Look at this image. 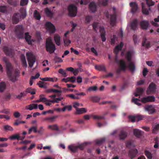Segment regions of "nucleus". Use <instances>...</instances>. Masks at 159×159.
Segmentation results:
<instances>
[{
  "label": "nucleus",
  "instance_id": "nucleus-53",
  "mask_svg": "<svg viewBox=\"0 0 159 159\" xmlns=\"http://www.w3.org/2000/svg\"><path fill=\"white\" fill-rule=\"evenodd\" d=\"M26 95V93L25 92H23L20 93V94L16 96V98L17 99H20L21 98L23 97Z\"/></svg>",
  "mask_w": 159,
  "mask_h": 159
},
{
  "label": "nucleus",
  "instance_id": "nucleus-27",
  "mask_svg": "<svg viewBox=\"0 0 159 159\" xmlns=\"http://www.w3.org/2000/svg\"><path fill=\"white\" fill-rule=\"evenodd\" d=\"M25 39L29 44H32V40H31V36L29 35L28 32L25 33Z\"/></svg>",
  "mask_w": 159,
  "mask_h": 159
},
{
  "label": "nucleus",
  "instance_id": "nucleus-31",
  "mask_svg": "<svg viewBox=\"0 0 159 159\" xmlns=\"http://www.w3.org/2000/svg\"><path fill=\"white\" fill-rule=\"evenodd\" d=\"M138 20L137 19H135L133 20L131 23L130 26L131 29L135 30L137 27Z\"/></svg>",
  "mask_w": 159,
  "mask_h": 159
},
{
  "label": "nucleus",
  "instance_id": "nucleus-61",
  "mask_svg": "<svg viewBox=\"0 0 159 159\" xmlns=\"http://www.w3.org/2000/svg\"><path fill=\"white\" fill-rule=\"evenodd\" d=\"M28 2V0H21L20 5L21 6L25 5L27 4Z\"/></svg>",
  "mask_w": 159,
  "mask_h": 159
},
{
  "label": "nucleus",
  "instance_id": "nucleus-24",
  "mask_svg": "<svg viewBox=\"0 0 159 159\" xmlns=\"http://www.w3.org/2000/svg\"><path fill=\"white\" fill-rule=\"evenodd\" d=\"M128 67L132 72H133L135 70V67L134 63L132 61L128 62Z\"/></svg>",
  "mask_w": 159,
  "mask_h": 159
},
{
  "label": "nucleus",
  "instance_id": "nucleus-54",
  "mask_svg": "<svg viewBox=\"0 0 159 159\" xmlns=\"http://www.w3.org/2000/svg\"><path fill=\"white\" fill-rule=\"evenodd\" d=\"M132 101L136 104H137L139 106L141 105V104L140 103L138 102V101H140V100L138 99L137 98H134V97H133L132 98Z\"/></svg>",
  "mask_w": 159,
  "mask_h": 159
},
{
  "label": "nucleus",
  "instance_id": "nucleus-18",
  "mask_svg": "<svg viewBox=\"0 0 159 159\" xmlns=\"http://www.w3.org/2000/svg\"><path fill=\"white\" fill-rule=\"evenodd\" d=\"M138 152V150L137 149H133L129 151V156L131 159H132L136 156Z\"/></svg>",
  "mask_w": 159,
  "mask_h": 159
},
{
  "label": "nucleus",
  "instance_id": "nucleus-20",
  "mask_svg": "<svg viewBox=\"0 0 159 159\" xmlns=\"http://www.w3.org/2000/svg\"><path fill=\"white\" fill-rule=\"evenodd\" d=\"M58 117V116L55 115L51 117H48L43 119L44 121H48L49 122L52 123L55 121L56 119Z\"/></svg>",
  "mask_w": 159,
  "mask_h": 159
},
{
  "label": "nucleus",
  "instance_id": "nucleus-55",
  "mask_svg": "<svg viewBox=\"0 0 159 159\" xmlns=\"http://www.w3.org/2000/svg\"><path fill=\"white\" fill-rule=\"evenodd\" d=\"M93 17L91 16H87L85 18V23H89L92 19Z\"/></svg>",
  "mask_w": 159,
  "mask_h": 159
},
{
  "label": "nucleus",
  "instance_id": "nucleus-63",
  "mask_svg": "<svg viewBox=\"0 0 159 159\" xmlns=\"http://www.w3.org/2000/svg\"><path fill=\"white\" fill-rule=\"evenodd\" d=\"M45 83L39 81V83L37 84L40 88H45Z\"/></svg>",
  "mask_w": 159,
  "mask_h": 159
},
{
  "label": "nucleus",
  "instance_id": "nucleus-62",
  "mask_svg": "<svg viewBox=\"0 0 159 159\" xmlns=\"http://www.w3.org/2000/svg\"><path fill=\"white\" fill-rule=\"evenodd\" d=\"M98 23L97 22H94L92 24L93 29L95 31H97V29L98 27Z\"/></svg>",
  "mask_w": 159,
  "mask_h": 159
},
{
  "label": "nucleus",
  "instance_id": "nucleus-36",
  "mask_svg": "<svg viewBox=\"0 0 159 159\" xmlns=\"http://www.w3.org/2000/svg\"><path fill=\"white\" fill-rule=\"evenodd\" d=\"M95 68L100 71H106L105 66L103 65H96L95 66Z\"/></svg>",
  "mask_w": 159,
  "mask_h": 159
},
{
  "label": "nucleus",
  "instance_id": "nucleus-38",
  "mask_svg": "<svg viewBox=\"0 0 159 159\" xmlns=\"http://www.w3.org/2000/svg\"><path fill=\"white\" fill-rule=\"evenodd\" d=\"M125 58L128 62L132 61V54L130 52H128L126 55Z\"/></svg>",
  "mask_w": 159,
  "mask_h": 159
},
{
  "label": "nucleus",
  "instance_id": "nucleus-21",
  "mask_svg": "<svg viewBox=\"0 0 159 159\" xmlns=\"http://www.w3.org/2000/svg\"><path fill=\"white\" fill-rule=\"evenodd\" d=\"M38 108V104H37L32 103L29 105L25 107V109L29 110H32L34 109H37Z\"/></svg>",
  "mask_w": 159,
  "mask_h": 159
},
{
  "label": "nucleus",
  "instance_id": "nucleus-5",
  "mask_svg": "<svg viewBox=\"0 0 159 159\" xmlns=\"http://www.w3.org/2000/svg\"><path fill=\"white\" fill-rule=\"evenodd\" d=\"M68 11L70 16L75 17L76 15L77 11L76 6L73 4H70L68 7Z\"/></svg>",
  "mask_w": 159,
  "mask_h": 159
},
{
  "label": "nucleus",
  "instance_id": "nucleus-11",
  "mask_svg": "<svg viewBox=\"0 0 159 159\" xmlns=\"http://www.w3.org/2000/svg\"><path fill=\"white\" fill-rule=\"evenodd\" d=\"M120 68L117 69L116 70V73L117 74H119L121 70H125L126 68V65L123 60H120Z\"/></svg>",
  "mask_w": 159,
  "mask_h": 159
},
{
  "label": "nucleus",
  "instance_id": "nucleus-6",
  "mask_svg": "<svg viewBox=\"0 0 159 159\" xmlns=\"http://www.w3.org/2000/svg\"><path fill=\"white\" fill-rule=\"evenodd\" d=\"M104 14L107 19L110 18V24L114 26L115 24L116 19V13L114 12L112 15H109L108 11H105Z\"/></svg>",
  "mask_w": 159,
  "mask_h": 159
},
{
  "label": "nucleus",
  "instance_id": "nucleus-56",
  "mask_svg": "<svg viewBox=\"0 0 159 159\" xmlns=\"http://www.w3.org/2000/svg\"><path fill=\"white\" fill-rule=\"evenodd\" d=\"M97 87L96 86H91L89 87L87 89V91L89 92L91 91H95L97 90Z\"/></svg>",
  "mask_w": 159,
  "mask_h": 159
},
{
  "label": "nucleus",
  "instance_id": "nucleus-47",
  "mask_svg": "<svg viewBox=\"0 0 159 159\" xmlns=\"http://www.w3.org/2000/svg\"><path fill=\"white\" fill-rule=\"evenodd\" d=\"M3 128L5 131H12L13 129L12 127L9 125H6L3 126Z\"/></svg>",
  "mask_w": 159,
  "mask_h": 159
},
{
  "label": "nucleus",
  "instance_id": "nucleus-13",
  "mask_svg": "<svg viewBox=\"0 0 159 159\" xmlns=\"http://www.w3.org/2000/svg\"><path fill=\"white\" fill-rule=\"evenodd\" d=\"M45 26L48 30H49L50 33H54L56 30L54 26L50 22H47L45 24Z\"/></svg>",
  "mask_w": 159,
  "mask_h": 159
},
{
  "label": "nucleus",
  "instance_id": "nucleus-3",
  "mask_svg": "<svg viewBox=\"0 0 159 159\" xmlns=\"http://www.w3.org/2000/svg\"><path fill=\"white\" fill-rule=\"evenodd\" d=\"M45 48L46 51L50 54L53 53L56 49L55 45L50 38L47 39L46 40Z\"/></svg>",
  "mask_w": 159,
  "mask_h": 159
},
{
  "label": "nucleus",
  "instance_id": "nucleus-14",
  "mask_svg": "<svg viewBox=\"0 0 159 159\" xmlns=\"http://www.w3.org/2000/svg\"><path fill=\"white\" fill-rule=\"evenodd\" d=\"M43 96H44L43 94H41L39 95L40 101L44 103L47 106H50L51 105V103H50V100L46 98L43 97Z\"/></svg>",
  "mask_w": 159,
  "mask_h": 159
},
{
  "label": "nucleus",
  "instance_id": "nucleus-58",
  "mask_svg": "<svg viewBox=\"0 0 159 159\" xmlns=\"http://www.w3.org/2000/svg\"><path fill=\"white\" fill-rule=\"evenodd\" d=\"M63 42L65 46H68L71 43L70 40L66 38H64Z\"/></svg>",
  "mask_w": 159,
  "mask_h": 159
},
{
  "label": "nucleus",
  "instance_id": "nucleus-35",
  "mask_svg": "<svg viewBox=\"0 0 159 159\" xmlns=\"http://www.w3.org/2000/svg\"><path fill=\"white\" fill-rule=\"evenodd\" d=\"M145 155L148 159H152V156L151 152L148 150H144Z\"/></svg>",
  "mask_w": 159,
  "mask_h": 159
},
{
  "label": "nucleus",
  "instance_id": "nucleus-48",
  "mask_svg": "<svg viewBox=\"0 0 159 159\" xmlns=\"http://www.w3.org/2000/svg\"><path fill=\"white\" fill-rule=\"evenodd\" d=\"M20 136L18 134L13 135L9 137L11 140H15L17 139L18 140H19Z\"/></svg>",
  "mask_w": 159,
  "mask_h": 159
},
{
  "label": "nucleus",
  "instance_id": "nucleus-16",
  "mask_svg": "<svg viewBox=\"0 0 159 159\" xmlns=\"http://www.w3.org/2000/svg\"><path fill=\"white\" fill-rule=\"evenodd\" d=\"M143 132L138 129H134L133 133L134 135L137 138H140L141 137L143 134Z\"/></svg>",
  "mask_w": 159,
  "mask_h": 159
},
{
  "label": "nucleus",
  "instance_id": "nucleus-50",
  "mask_svg": "<svg viewBox=\"0 0 159 159\" xmlns=\"http://www.w3.org/2000/svg\"><path fill=\"white\" fill-rule=\"evenodd\" d=\"M99 2V4L100 5H102L105 6L107 4L108 0H98Z\"/></svg>",
  "mask_w": 159,
  "mask_h": 159
},
{
  "label": "nucleus",
  "instance_id": "nucleus-45",
  "mask_svg": "<svg viewBox=\"0 0 159 159\" xmlns=\"http://www.w3.org/2000/svg\"><path fill=\"white\" fill-rule=\"evenodd\" d=\"M6 85L4 82H1L0 83V92H2L5 89Z\"/></svg>",
  "mask_w": 159,
  "mask_h": 159
},
{
  "label": "nucleus",
  "instance_id": "nucleus-30",
  "mask_svg": "<svg viewBox=\"0 0 159 159\" xmlns=\"http://www.w3.org/2000/svg\"><path fill=\"white\" fill-rule=\"evenodd\" d=\"M54 39L56 44L59 46L61 44V37L58 34H55L54 36Z\"/></svg>",
  "mask_w": 159,
  "mask_h": 159
},
{
  "label": "nucleus",
  "instance_id": "nucleus-41",
  "mask_svg": "<svg viewBox=\"0 0 159 159\" xmlns=\"http://www.w3.org/2000/svg\"><path fill=\"white\" fill-rule=\"evenodd\" d=\"M46 92L48 93L53 92L61 93L62 92V91L61 90H58L53 89H51L47 90H46Z\"/></svg>",
  "mask_w": 159,
  "mask_h": 159
},
{
  "label": "nucleus",
  "instance_id": "nucleus-57",
  "mask_svg": "<svg viewBox=\"0 0 159 159\" xmlns=\"http://www.w3.org/2000/svg\"><path fill=\"white\" fill-rule=\"evenodd\" d=\"M63 99V98H55L54 100H50V103H58Z\"/></svg>",
  "mask_w": 159,
  "mask_h": 159
},
{
  "label": "nucleus",
  "instance_id": "nucleus-43",
  "mask_svg": "<svg viewBox=\"0 0 159 159\" xmlns=\"http://www.w3.org/2000/svg\"><path fill=\"white\" fill-rule=\"evenodd\" d=\"M159 130V124H157L153 127L152 132L153 133L156 134Z\"/></svg>",
  "mask_w": 159,
  "mask_h": 159
},
{
  "label": "nucleus",
  "instance_id": "nucleus-15",
  "mask_svg": "<svg viewBox=\"0 0 159 159\" xmlns=\"http://www.w3.org/2000/svg\"><path fill=\"white\" fill-rule=\"evenodd\" d=\"M99 32L100 33V36L102 41L103 42H105L106 40V32L103 27H100Z\"/></svg>",
  "mask_w": 159,
  "mask_h": 159
},
{
  "label": "nucleus",
  "instance_id": "nucleus-2",
  "mask_svg": "<svg viewBox=\"0 0 159 159\" xmlns=\"http://www.w3.org/2000/svg\"><path fill=\"white\" fill-rule=\"evenodd\" d=\"M20 14L19 13H15L13 15L12 18V21L13 24H17L20 19H24L26 16V9L23 7L20 8Z\"/></svg>",
  "mask_w": 159,
  "mask_h": 159
},
{
  "label": "nucleus",
  "instance_id": "nucleus-42",
  "mask_svg": "<svg viewBox=\"0 0 159 159\" xmlns=\"http://www.w3.org/2000/svg\"><path fill=\"white\" fill-rule=\"evenodd\" d=\"M45 12L46 15L48 16L51 17L52 16L53 14L48 8H46L45 10Z\"/></svg>",
  "mask_w": 159,
  "mask_h": 159
},
{
  "label": "nucleus",
  "instance_id": "nucleus-19",
  "mask_svg": "<svg viewBox=\"0 0 159 159\" xmlns=\"http://www.w3.org/2000/svg\"><path fill=\"white\" fill-rule=\"evenodd\" d=\"M129 5L131 8V11L132 13H134L136 12L138 8V5L136 3L134 2H131Z\"/></svg>",
  "mask_w": 159,
  "mask_h": 159
},
{
  "label": "nucleus",
  "instance_id": "nucleus-37",
  "mask_svg": "<svg viewBox=\"0 0 159 159\" xmlns=\"http://www.w3.org/2000/svg\"><path fill=\"white\" fill-rule=\"evenodd\" d=\"M48 128L52 130L58 131L59 130V128L57 125L55 124L52 125H49Z\"/></svg>",
  "mask_w": 159,
  "mask_h": 159
},
{
  "label": "nucleus",
  "instance_id": "nucleus-44",
  "mask_svg": "<svg viewBox=\"0 0 159 159\" xmlns=\"http://www.w3.org/2000/svg\"><path fill=\"white\" fill-rule=\"evenodd\" d=\"M25 92L26 94L28 93H30L31 94H35L34 90L32 89L31 88H29L27 89Z\"/></svg>",
  "mask_w": 159,
  "mask_h": 159
},
{
  "label": "nucleus",
  "instance_id": "nucleus-25",
  "mask_svg": "<svg viewBox=\"0 0 159 159\" xmlns=\"http://www.w3.org/2000/svg\"><path fill=\"white\" fill-rule=\"evenodd\" d=\"M40 80L43 81H49L51 82H56L57 80V79L55 77H45L40 78Z\"/></svg>",
  "mask_w": 159,
  "mask_h": 159
},
{
  "label": "nucleus",
  "instance_id": "nucleus-23",
  "mask_svg": "<svg viewBox=\"0 0 159 159\" xmlns=\"http://www.w3.org/2000/svg\"><path fill=\"white\" fill-rule=\"evenodd\" d=\"M123 46V44L122 42H121L119 45L116 46L114 50V52L116 54H117L119 51L121 50Z\"/></svg>",
  "mask_w": 159,
  "mask_h": 159
},
{
  "label": "nucleus",
  "instance_id": "nucleus-4",
  "mask_svg": "<svg viewBox=\"0 0 159 159\" xmlns=\"http://www.w3.org/2000/svg\"><path fill=\"white\" fill-rule=\"evenodd\" d=\"M146 4L148 7V9L145 7V3L142 2V12L143 14L148 15L149 14V10H150V8L149 7L153 5L154 2L152 1V0H146Z\"/></svg>",
  "mask_w": 159,
  "mask_h": 159
},
{
  "label": "nucleus",
  "instance_id": "nucleus-29",
  "mask_svg": "<svg viewBox=\"0 0 159 159\" xmlns=\"http://www.w3.org/2000/svg\"><path fill=\"white\" fill-rule=\"evenodd\" d=\"M76 112H75V114H81L87 112V110L85 108H78L76 110Z\"/></svg>",
  "mask_w": 159,
  "mask_h": 159
},
{
  "label": "nucleus",
  "instance_id": "nucleus-64",
  "mask_svg": "<svg viewBox=\"0 0 159 159\" xmlns=\"http://www.w3.org/2000/svg\"><path fill=\"white\" fill-rule=\"evenodd\" d=\"M59 72L64 77H65L67 76L66 72L62 69H60L59 70Z\"/></svg>",
  "mask_w": 159,
  "mask_h": 159
},
{
  "label": "nucleus",
  "instance_id": "nucleus-10",
  "mask_svg": "<svg viewBox=\"0 0 159 159\" xmlns=\"http://www.w3.org/2000/svg\"><path fill=\"white\" fill-rule=\"evenodd\" d=\"M3 50L5 54L7 56L12 57L14 56L13 50L8 47L5 46L3 47Z\"/></svg>",
  "mask_w": 159,
  "mask_h": 159
},
{
  "label": "nucleus",
  "instance_id": "nucleus-34",
  "mask_svg": "<svg viewBox=\"0 0 159 159\" xmlns=\"http://www.w3.org/2000/svg\"><path fill=\"white\" fill-rule=\"evenodd\" d=\"M20 59L23 66L26 68L27 67V64L25 55L23 54H22L20 57Z\"/></svg>",
  "mask_w": 159,
  "mask_h": 159
},
{
  "label": "nucleus",
  "instance_id": "nucleus-51",
  "mask_svg": "<svg viewBox=\"0 0 159 159\" xmlns=\"http://www.w3.org/2000/svg\"><path fill=\"white\" fill-rule=\"evenodd\" d=\"M37 127H35L34 126H32L29 129L28 131V134H30L32 131H33L35 133H36L37 132Z\"/></svg>",
  "mask_w": 159,
  "mask_h": 159
},
{
  "label": "nucleus",
  "instance_id": "nucleus-49",
  "mask_svg": "<svg viewBox=\"0 0 159 159\" xmlns=\"http://www.w3.org/2000/svg\"><path fill=\"white\" fill-rule=\"evenodd\" d=\"M66 97H68L70 98L73 99H80V98L78 96H76L73 94H69L66 95Z\"/></svg>",
  "mask_w": 159,
  "mask_h": 159
},
{
  "label": "nucleus",
  "instance_id": "nucleus-28",
  "mask_svg": "<svg viewBox=\"0 0 159 159\" xmlns=\"http://www.w3.org/2000/svg\"><path fill=\"white\" fill-rule=\"evenodd\" d=\"M148 22L147 21H142L140 23V25L141 27V28L143 29H147L148 26Z\"/></svg>",
  "mask_w": 159,
  "mask_h": 159
},
{
  "label": "nucleus",
  "instance_id": "nucleus-32",
  "mask_svg": "<svg viewBox=\"0 0 159 159\" xmlns=\"http://www.w3.org/2000/svg\"><path fill=\"white\" fill-rule=\"evenodd\" d=\"M144 91L143 89L142 88H137L136 89V92L134 93V95L136 97L140 96L141 95Z\"/></svg>",
  "mask_w": 159,
  "mask_h": 159
},
{
  "label": "nucleus",
  "instance_id": "nucleus-9",
  "mask_svg": "<svg viewBox=\"0 0 159 159\" xmlns=\"http://www.w3.org/2000/svg\"><path fill=\"white\" fill-rule=\"evenodd\" d=\"M24 29L22 25H19L15 28V32L16 34L20 37H23L24 34Z\"/></svg>",
  "mask_w": 159,
  "mask_h": 159
},
{
  "label": "nucleus",
  "instance_id": "nucleus-59",
  "mask_svg": "<svg viewBox=\"0 0 159 159\" xmlns=\"http://www.w3.org/2000/svg\"><path fill=\"white\" fill-rule=\"evenodd\" d=\"M105 141V139L102 138L100 139L97 140L95 141L97 145H100L102 144Z\"/></svg>",
  "mask_w": 159,
  "mask_h": 159
},
{
  "label": "nucleus",
  "instance_id": "nucleus-26",
  "mask_svg": "<svg viewBox=\"0 0 159 159\" xmlns=\"http://www.w3.org/2000/svg\"><path fill=\"white\" fill-rule=\"evenodd\" d=\"M150 43L148 41L147 42V39L145 37L143 38V40L142 43V45L143 46H145L147 48H148L150 47Z\"/></svg>",
  "mask_w": 159,
  "mask_h": 159
},
{
  "label": "nucleus",
  "instance_id": "nucleus-60",
  "mask_svg": "<svg viewBox=\"0 0 159 159\" xmlns=\"http://www.w3.org/2000/svg\"><path fill=\"white\" fill-rule=\"evenodd\" d=\"M7 2L8 3L11 5L13 6H16V2L14 0H7Z\"/></svg>",
  "mask_w": 159,
  "mask_h": 159
},
{
  "label": "nucleus",
  "instance_id": "nucleus-52",
  "mask_svg": "<svg viewBox=\"0 0 159 159\" xmlns=\"http://www.w3.org/2000/svg\"><path fill=\"white\" fill-rule=\"evenodd\" d=\"M7 7L5 6H0V11L3 13L7 12Z\"/></svg>",
  "mask_w": 159,
  "mask_h": 159
},
{
  "label": "nucleus",
  "instance_id": "nucleus-8",
  "mask_svg": "<svg viewBox=\"0 0 159 159\" xmlns=\"http://www.w3.org/2000/svg\"><path fill=\"white\" fill-rule=\"evenodd\" d=\"M29 66L31 68L35 61V58L33 55L30 53L26 54Z\"/></svg>",
  "mask_w": 159,
  "mask_h": 159
},
{
  "label": "nucleus",
  "instance_id": "nucleus-39",
  "mask_svg": "<svg viewBox=\"0 0 159 159\" xmlns=\"http://www.w3.org/2000/svg\"><path fill=\"white\" fill-rule=\"evenodd\" d=\"M34 17L37 20H39L41 18V16L37 10H35L34 13Z\"/></svg>",
  "mask_w": 159,
  "mask_h": 159
},
{
  "label": "nucleus",
  "instance_id": "nucleus-46",
  "mask_svg": "<svg viewBox=\"0 0 159 159\" xmlns=\"http://www.w3.org/2000/svg\"><path fill=\"white\" fill-rule=\"evenodd\" d=\"M100 98L98 96H92L90 97V100L95 102H98L100 99Z\"/></svg>",
  "mask_w": 159,
  "mask_h": 159
},
{
  "label": "nucleus",
  "instance_id": "nucleus-12",
  "mask_svg": "<svg viewBox=\"0 0 159 159\" xmlns=\"http://www.w3.org/2000/svg\"><path fill=\"white\" fill-rule=\"evenodd\" d=\"M155 101V98L154 96H149L146 97H144L141 99L142 102L146 103L149 102H152Z\"/></svg>",
  "mask_w": 159,
  "mask_h": 159
},
{
  "label": "nucleus",
  "instance_id": "nucleus-1",
  "mask_svg": "<svg viewBox=\"0 0 159 159\" xmlns=\"http://www.w3.org/2000/svg\"><path fill=\"white\" fill-rule=\"evenodd\" d=\"M3 61L6 65V70L7 75L11 80L13 82H15L17 80V78L19 76L20 72L17 69L15 70L14 73L12 75V70L13 67L11 64L9 62L6 57H4Z\"/></svg>",
  "mask_w": 159,
  "mask_h": 159
},
{
  "label": "nucleus",
  "instance_id": "nucleus-17",
  "mask_svg": "<svg viewBox=\"0 0 159 159\" xmlns=\"http://www.w3.org/2000/svg\"><path fill=\"white\" fill-rule=\"evenodd\" d=\"M146 111L149 112V114H152L154 113L156 110L152 105H147L145 107Z\"/></svg>",
  "mask_w": 159,
  "mask_h": 159
},
{
  "label": "nucleus",
  "instance_id": "nucleus-40",
  "mask_svg": "<svg viewBox=\"0 0 159 159\" xmlns=\"http://www.w3.org/2000/svg\"><path fill=\"white\" fill-rule=\"evenodd\" d=\"M68 149L73 153L75 152L78 149V147L76 146H74L71 145H69L68 147Z\"/></svg>",
  "mask_w": 159,
  "mask_h": 159
},
{
  "label": "nucleus",
  "instance_id": "nucleus-22",
  "mask_svg": "<svg viewBox=\"0 0 159 159\" xmlns=\"http://www.w3.org/2000/svg\"><path fill=\"white\" fill-rule=\"evenodd\" d=\"M89 9L92 12H95L97 10V6L93 2H91L89 5Z\"/></svg>",
  "mask_w": 159,
  "mask_h": 159
},
{
  "label": "nucleus",
  "instance_id": "nucleus-33",
  "mask_svg": "<svg viewBox=\"0 0 159 159\" xmlns=\"http://www.w3.org/2000/svg\"><path fill=\"white\" fill-rule=\"evenodd\" d=\"M127 136V133L125 131H122L119 134V138L120 140H124Z\"/></svg>",
  "mask_w": 159,
  "mask_h": 159
},
{
  "label": "nucleus",
  "instance_id": "nucleus-7",
  "mask_svg": "<svg viewBox=\"0 0 159 159\" xmlns=\"http://www.w3.org/2000/svg\"><path fill=\"white\" fill-rule=\"evenodd\" d=\"M156 84L153 82H152L149 85L147 89L146 93L147 94H154L156 93Z\"/></svg>",
  "mask_w": 159,
  "mask_h": 159
}]
</instances>
